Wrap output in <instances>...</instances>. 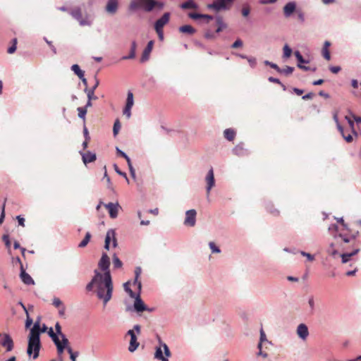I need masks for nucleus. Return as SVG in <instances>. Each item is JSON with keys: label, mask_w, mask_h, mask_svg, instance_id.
Returning <instances> with one entry per match:
<instances>
[{"label": "nucleus", "mask_w": 361, "mask_h": 361, "mask_svg": "<svg viewBox=\"0 0 361 361\" xmlns=\"http://www.w3.org/2000/svg\"><path fill=\"white\" fill-rule=\"evenodd\" d=\"M133 94L129 91L127 94L126 106L132 107L133 106Z\"/></svg>", "instance_id": "nucleus-42"}, {"label": "nucleus", "mask_w": 361, "mask_h": 361, "mask_svg": "<svg viewBox=\"0 0 361 361\" xmlns=\"http://www.w3.org/2000/svg\"><path fill=\"white\" fill-rule=\"evenodd\" d=\"M94 276L92 280L87 284L86 290L87 291H92L94 285H97L102 280L103 274H102L97 269L94 271Z\"/></svg>", "instance_id": "nucleus-12"}, {"label": "nucleus", "mask_w": 361, "mask_h": 361, "mask_svg": "<svg viewBox=\"0 0 361 361\" xmlns=\"http://www.w3.org/2000/svg\"><path fill=\"white\" fill-rule=\"evenodd\" d=\"M264 63L266 66H270L271 68H272L275 69L277 72H278V70L279 69V66L277 64H276V63H273V62H271V61H269L265 60V61H264Z\"/></svg>", "instance_id": "nucleus-53"}, {"label": "nucleus", "mask_w": 361, "mask_h": 361, "mask_svg": "<svg viewBox=\"0 0 361 361\" xmlns=\"http://www.w3.org/2000/svg\"><path fill=\"white\" fill-rule=\"evenodd\" d=\"M224 135L228 140L231 141L235 137V132L231 128H227L224 130Z\"/></svg>", "instance_id": "nucleus-33"}, {"label": "nucleus", "mask_w": 361, "mask_h": 361, "mask_svg": "<svg viewBox=\"0 0 361 361\" xmlns=\"http://www.w3.org/2000/svg\"><path fill=\"white\" fill-rule=\"evenodd\" d=\"M158 341L160 345L155 348L154 358L161 361H169L168 359L171 356L169 348L161 341L159 336H158Z\"/></svg>", "instance_id": "nucleus-3"}, {"label": "nucleus", "mask_w": 361, "mask_h": 361, "mask_svg": "<svg viewBox=\"0 0 361 361\" xmlns=\"http://www.w3.org/2000/svg\"><path fill=\"white\" fill-rule=\"evenodd\" d=\"M341 135L347 142H351L353 140V137L350 134L346 135L344 133Z\"/></svg>", "instance_id": "nucleus-63"}, {"label": "nucleus", "mask_w": 361, "mask_h": 361, "mask_svg": "<svg viewBox=\"0 0 361 361\" xmlns=\"http://www.w3.org/2000/svg\"><path fill=\"white\" fill-rule=\"evenodd\" d=\"M71 70L79 78H83L85 72L80 69V66L78 64H73L71 66Z\"/></svg>", "instance_id": "nucleus-32"}, {"label": "nucleus", "mask_w": 361, "mask_h": 361, "mask_svg": "<svg viewBox=\"0 0 361 361\" xmlns=\"http://www.w3.org/2000/svg\"><path fill=\"white\" fill-rule=\"evenodd\" d=\"M2 240L4 242L6 247L9 248L11 246V241H10L8 235H7V234L4 235L2 237Z\"/></svg>", "instance_id": "nucleus-59"}, {"label": "nucleus", "mask_w": 361, "mask_h": 361, "mask_svg": "<svg viewBox=\"0 0 361 361\" xmlns=\"http://www.w3.org/2000/svg\"><path fill=\"white\" fill-rule=\"evenodd\" d=\"M80 154H81L82 161L85 165L94 161L97 159L96 154L90 151L86 152H80Z\"/></svg>", "instance_id": "nucleus-21"}, {"label": "nucleus", "mask_w": 361, "mask_h": 361, "mask_svg": "<svg viewBox=\"0 0 361 361\" xmlns=\"http://www.w3.org/2000/svg\"><path fill=\"white\" fill-rule=\"evenodd\" d=\"M295 56L298 61L297 65L303 66L305 63H308L310 61L308 60H305L300 52L299 51H295L294 52Z\"/></svg>", "instance_id": "nucleus-31"}, {"label": "nucleus", "mask_w": 361, "mask_h": 361, "mask_svg": "<svg viewBox=\"0 0 361 361\" xmlns=\"http://www.w3.org/2000/svg\"><path fill=\"white\" fill-rule=\"evenodd\" d=\"M128 283V282H126L123 284L124 290L128 293L130 298H135L137 294L130 288Z\"/></svg>", "instance_id": "nucleus-46"}, {"label": "nucleus", "mask_w": 361, "mask_h": 361, "mask_svg": "<svg viewBox=\"0 0 361 361\" xmlns=\"http://www.w3.org/2000/svg\"><path fill=\"white\" fill-rule=\"evenodd\" d=\"M134 298L135 302L133 305V309L136 312L140 313L146 310L152 311V309H149L141 299L140 293H137V295Z\"/></svg>", "instance_id": "nucleus-10"}, {"label": "nucleus", "mask_w": 361, "mask_h": 361, "mask_svg": "<svg viewBox=\"0 0 361 361\" xmlns=\"http://www.w3.org/2000/svg\"><path fill=\"white\" fill-rule=\"evenodd\" d=\"M188 17L193 20H197L200 18L206 19L207 20V23L210 20H213L214 17L211 15L208 14H201V13H189Z\"/></svg>", "instance_id": "nucleus-24"}, {"label": "nucleus", "mask_w": 361, "mask_h": 361, "mask_svg": "<svg viewBox=\"0 0 361 361\" xmlns=\"http://www.w3.org/2000/svg\"><path fill=\"white\" fill-rule=\"evenodd\" d=\"M334 243H331L327 250L328 253L333 257H335L336 255H338V251L334 248Z\"/></svg>", "instance_id": "nucleus-49"}, {"label": "nucleus", "mask_w": 361, "mask_h": 361, "mask_svg": "<svg viewBox=\"0 0 361 361\" xmlns=\"http://www.w3.org/2000/svg\"><path fill=\"white\" fill-rule=\"evenodd\" d=\"M83 135L85 137V140H90V136L89 135L88 129L87 128L86 126L84 124L83 126Z\"/></svg>", "instance_id": "nucleus-62"}, {"label": "nucleus", "mask_w": 361, "mask_h": 361, "mask_svg": "<svg viewBox=\"0 0 361 361\" xmlns=\"http://www.w3.org/2000/svg\"><path fill=\"white\" fill-rule=\"evenodd\" d=\"M104 207L108 209L109 216L111 219H116L118 216V212L119 209L121 208L118 202H109L107 204H105Z\"/></svg>", "instance_id": "nucleus-14"}, {"label": "nucleus", "mask_w": 361, "mask_h": 361, "mask_svg": "<svg viewBox=\"0 0 361 361\" xmlns=\"http://www.w3.org/2000/svg\"><path fill=\"white\" fill-rule=\"evenodd\" d=\"M113 289L110 271L104 273L102 280L97 284V296L99 299L103 300L104 305L111 300Z\"/></svg>", "instance_id": "nucleus-1"}, {"label": "nucleus", "mask_w": 361, "mask_h": 361, "mask_svg": "<svg viewBox=\"0 0 361 361\" xmlns=\"http://www.w3.org/2000/svg\"><path fill=\"white\" fill-rule=\"evenodd\" d=\"M232 3L229 0H214L213 3L208 5V8L216 11L228 10Z\"/></svg>", "instance_id": "nucleus-5"}, {"label": "nucleus", "mask_w": 361, "mask_h": 361, "mask_svg": "<svg viewBox=\"0 0 361 361\" xmlns=\"http://www.w3.org/2000/svg\"><path fill=\"white\" fill-rule=\"evenodd\" d=\"M20 278L21 281L25 284V285H34L35 281L32 279V278L25 271V269L23 268V265L21 264V269L20 273Z\"/></svg>", "instance_id": "nucleus-20"}, {"label": "nucleus", "mask_w": 361, "mask_h": 361, "mask_svg": "<svg viewBox=\"0 0 361 361\" xmlns=\"http://www.w3.org/2000/svg\"><path fill=\"white\" fill-rule=\"evenodd\" d=\"M342 263L345 264L347 263L349 260L350 257V255L349 253H343L341 255Z\"/></svg>", "instance_id": "nucleus-57"}, {"label": "nucleus", "mask_w": 361, "mask_h": 361, "mask_svg": "<svg viewBox=\"0 0 361 361\" xmlns=\"http://www.w3.org/2000/svg\"><path fill=\"white\" fill-rule=\"evenodd\" d=\"M118 8V0H108L105 6V11L110 15H114Z\"/></svg>", "instance_id": "nucleus-15"}, {"label": "nucleus", "mask_w": 361, "mask_h": 361, "mask_svg": "<svg viewBox=\"0 0 361 361\" xmlns=\"http://www.w3.org/2000/svg\"><path fill=\"white\" fill-rule=\"evenodd\" d=\"M233 152L238 156H243L246 154V149H244L243 144H240L233 149Z\"/></svg>", "instance_id": "nucleus-29"}, {"label": "nucleus", "mask_w": 361, "mask_h": 361, "mask_svg": "<svg viewBox=\"0 0 361 361\" xmlns=\"http://www.w3.org/2000/svg\"><path fill=\"white\" fill-rule=\"evenodd\" d=\"M297 334L300 338L305 341L309 336L308 327L305 324H300L297 327Z\"/></svg>", "instance_id": "nucleus-18"}, {"label": "nucleus", "mask_w": 361, "mask_h": 361, "mask_svg": "<svg viewBox=\"0 0 361 361\" xmlns=\"http://www.w3.org/2000/svg\"><path fill=\"white\" fill-rule=\"evenodd\" d=\"M56 347L57 353L59 356L63 353L64 350L67 348H70L68 346L69 341L68 339L66 338V336H62V339L58 341L57 342L54 343Z\"/></svg>", "instance_id": "nucleus-13"}, {"label": "nucleus", "mask_w": 361, "mask_h": 361, "mask_svg": "<svg viewBox=\"0 0 361 361\" xmlns=\"http://www.w3.org/2000/svg\"><path fill=\"white\" fill-rule=\"evenodd\" d=\"M308 305H309L310 312L311 314H313L314 312V310H315V302H314V296L311 295L309 297Z\"/></svg>", "instance_id": "nucleus-39"}, {"label": "nucleus", "mask_w": 361, "mask_h": 361, "mask_svg": "<svg viewBox=\"0 0 361 361\" xmlns=\"http://www.w3.org/2000/svg\"><path fill=\"white\" fill-rule=\"evenodd\" d=\"M153 45H154L153 40H150L147 43L146 47L145 48V49L143 50V52L142 54V56L140 58V62L144 63L149 59L150 53L153 49Z\"/></svg>", "instance_id": "nucleus-19"}, {"label": "nucleus", "mask_w": 361, "mask_h": 361, "mask_svg": "<svg viewBox=\"0 0 361 361\" xmlns=\"http://www.w3.org/2000/svg\"><path fill=\"white\" fill-rule=\"evenodd\" d=\"M197 212L195 209H190L185 212V218L183 224L185 226L193 227L196 224Z\"/></svg>", "instance_id": "nucleus-8"}, {"label": "nucleus", "mask_w": 361, "mask_h": 361, "mask_svg": "<svg viewBox=\"0 0 361 361\" xmlns=\"http://www.w3.org/2000/svg\"><path fill=\"white\" fill-rule=\"evenodd\" d=\"M131 108L132 107L126 106L123 111V115H125L128 118H130L131 116Z\"/></svg>", "instance_id": "nucleus-58"}, {"label": "nucleus", "mask_w": 361, "mask_h": 361, "mask_svg": "<svg viewBox=\"0 0 361 361\" xmlns=\"http://www.w3.org/2000/svg\"><path fill=\"white\" fill-rule=\"evenodd\" d=\"M296 3L295 1H289L283 6V15L286 18H289L296 11Z\"/></svg>", "instance_id": "nucleus-17"}, {"label": "nucleus", "mask_w": 361, "mask_h": 361, "mask_svg": "<svg viewBox=\"0 0 361 361\" xmlns=\"http://www.w3.org/2000/svg\"><path fill=\"white\" fill-rule=\"evenodd\" d=\"M55 330H56V333L57 334V335L61 337V338L62 339V336H65V334H63L61 331V326L60 325V324L59 322H56V324H55Z\"/></svg>", "instance_id": "nucleus-52"}, {"label": "nucleus", "mask_w": 361, "mask_h": 361, "mask_svg": "<svg viewBox=\"0 0 361 361\" xmlns=\"http://www.w3.org/2000/svg\"><path fill=\"white\" fill-rule=\"evenodd\" d=\"M121 123H120L119 120L116 119L114 122V127H113V134H114V137H116L118 135V133L121 129Z\"/></svg>", "instance_id": "nucleus-41"}, {"label": "nucleus", "mask_w": 361, "mask_h": 361, "mask_svg": "<svg viewBox=\"0 0 361 361\" xmlns=\"http://www.w3.org/2000/svg\"><path fill=\"white\" fill-rule=\"evenodd\" d=\"M250 6L248 4H243L241 8V14L243 17L247 18L250 13Z\"/></svg>", "instance_id": "nucleus-35"}, {"label": "nucleus", "mask_w": 361, "mask_h": 361, "mask_svg": "<svg viewBox=\"0 0 361 361\" xmlns=\"http://www.w3.org/2000/svg\"><path fill=\"white\" fill-rule=\"evenodd\" d=\"M67 351L70 354L71 361H76V358L78 356L79 353L78 351L73 352L71 347L67 348Z\"/></svg>", "instance_id": "nucleus-47"}, {"label": "nucleus", "mask_w": 361, "mask_h": 361, "mask_svg": "<svg viewBox=\"0 0 361 361\" xmlns=\"http://www.w3.org/2000/svg\"><path fill=\"white\" fill-rule=\"evenodd\" d=\"M243 46V41L240 39H237L231 46L233 49H237Z\"/></svg>", "instance_id": "nucleus-54"}, {"label": "nucleus", "mask_w": 361, "mask_h": 361, "mask_svg": "<svg viewBox=\"0 0 361 361\" xmlns=\"http://www.w3.org/2000/svg\"><path fill=\"white\" fill-rule=\"evenodd\" d=\"M294 71V68L291 66H286L284 68H281L278 70V73L281 74H283L285 75H290Z\"/></svg>", "instance_id": "nucleus-34"}, {"label": "nucleus", "mask_w": 361, "mask_h": 361, "mask_svg": "<svg viewBox=\"0 0 361 361\" xmlns=\"http://www.w3.org/2000/svg\"><path fill=\"white\" fill-rule=\"evenodd\" d=\"M114 169L115 171H116L118 175H120V176H121L124 177V178H126V181H127L128 183H129V180H128V177H127L126 173L125 172L121 171L119 169V168H118V166H117V164H114Z\"/></svg>", "instance_id": "nucleus-48"}, {"label": "nucleus", "mask_w": 361, "mask_h": 361, "mask_svg": "<svg viewBox=\"0 0 361 361\" xmlns=\"http://www.w3.org/2000/svg\"><path fill=\"white\" fill-rule=\"evenodd\" d=\"M329 70L331 73L336 74L341 70V68L338 66H330Z\"/></svg>", "instance_id": "nucleus-64"}, {"label": "nucleus", "mask_w": 361, "mask_h": 361, "mask_svg": "<svg viewBox=\"0 0 361 361\" xmlns=\"http://www.w3.org/2000/svg\"><path fill=\"white\" fill-rule=\"evenodd\" d=\"M283 58H289L291 56L292 54V49L288 45L285 44L283 47Z\"/></svg>", "instance_id": "nucleus-43"}, {"label": "nucleus", "mask_w": 361, "mask_h": 361, "mask_svg": "<svg viewBox=\"0 0 361 361\" xmlns=\"http://www.w3.org/2000/svg\"><path fill=\"white\" fill-rule=\"evenodd\" d=\"M139 346V343L137 341V336H133L130 341L128 350L131 353L134 352Z\"/></svg>", "instance_id": "nucleus-30"}, {"label": "nucleus", "mask_w": 361, "mask_h": 361, "mask_svg": "<svg viewBox=\"0 0 361 361\" xmlns=\"http://www.w3.org/2000/svg\"><path fill=\"white\" fill-rule=\"evenodd\" d=\"M141 1L145 3L144 10L146 12H151L154 8L161 10L164 6L163 2L157 0H144Z\"/></svg>", "instance_id": "nucleus-7"}, {"label": "nucleus", "mask_w": 361, "mask_h": 361, "mask_svg": "<svg viewBox=\"0 0 361 361\" xmlns=\"http://www.w3.org/2000/svg\"><path fill=\"white\" fill-rule=\"evenodd\" d=\"M216 23L218 25V27L216 30V33H219L224 28L226 27V24L224 22L223 18L220 16H218L215 18Z\"/></svg>", "instance_id": "nucleus-28"}, {"label": "nucleus", "mask_w": 361, "mask_h": 361, "mask_svg": "<svg viewBox=\"0 0 361 361\" xmlns=\"http://www.w3.org/2000/svg\"><path fill=\"white\" fill-rule=\"evenodd\" d=\"M170 16L169 12H166L157 19L154 25V30H163L164 27L169 22Z\"/></svg>", "instance_id": "nucleus-11"}, {"label": "nucleus", "mask_w": 361, "mask_h": 361, "mask_svg": "<svg viewBox=\"0 0 361 361\" xmlns=\"http://www.w3.org/2000/svg\"><path fill=\"white\" fill-rule=\"evenodd\" d=\"M0 345L6 348V351L10 352L13 348V341L11 337L8 334L0 333Z\"/></svg>", "instance_id": "nucleus-9"}, {"label": "nucleus", "mask_w": 361, "mask_h": 361, "mask_svg": "<svg viewBox=\"0 0 361 361\" xmlns=\"http://www.w3.org/2000/svg\"><path fill=\"white\" fill-rule=\"evenodd\" d=\"M47 332H48L49 336L51 338V340L54 343L57 342L58 341L60 340L59 336L57 335V334L56 332L54 331V330L51 327L49 328V329L48 330Z\"/></svg>", "instance_id": "nucleus-38"}, {"label": "nucleus", "mask_w": 361, "mask_h": 361, "mask_svg": "<svg viewBox=\"0 0 361 361\" xmlns=\"http://www.w3.org/2000/svg\"><path fill=\"white\" fill-rule=\"evenodd\" d=\"M71 16L75 19L80 26H91L93 19L90 16L86 14L82 17V11L80 7H76L70 11Z\"/></svg>", "instance_id": "nucleus-4"}, {"label": "nucleus", "mask_w": 361, "mask_h": 361, "mask_svg": "<svg viewBox=\"0 0 361 361\" xmlns=\"http://www.w3.org/2000/svg\"><path fill=\"white\" fill-rule=\"evenodd\" d=\"M136 49H137V42L135 41H133L130 44V52L128 56H123L121 58V60H128L133 59L136 56Z\"/></svg>", "instance_id": "nucleus-23"}, {"label": "nucleus", "mask_w": 361, "mask_h": 361, "mask_svg": "<svg viewBox=\"0 0 361 361\" xmlns=\"http://www.w3.org/2000/svg\"><path fill=\"white\" fill-rule=\"evenodd\" d=\"M114 235H116L115 231L114 229H109L106 234L105 243L110 244L112 238H114Z\"/></svg>", "instance_id": "nucleus-37"}, {"label": "nucleus", "mask_w": 361, "mask_h": 361, "mask_svg": "<svg viewBox=\"0 0 361 361\" xmlns=\"http://www.w3.org/2000/svg\"><path fill=\"white\" fill-rule=\"evenodd\" d=\"M77 111H78V117L85 121V116L87 114V109L84 107H78Z\"/></svg>", "instance_id": "nucleus-44"}, {"label": "nucleus", "mask_w": 361, "mask_h": 361, "mask_svg": "<svg viewBox=\"0 0 361 361\" xmlns=\"http://www.w3.org/2000/svg\"><path fill=\"white\" fill-rule=\"evenodd\" d=\"M29 336L40 337V324L39 322L34 323L30 331Z\"/></svg>", "instance_id": "nucleus-27"}, {"label": "nucleus", "mask_w": 361, "mask_h": 361, "mask_svg": "<svg viewBox=\"0 0 361 361\" xmlns=\"http://www.w3.org/2000/svg\"><path fill=\"white\" fill-rule=\"evenodd\" d=\"M53 305H54L56 307H60L61 306H63V302H61V300L59 298H54L53 299V302H52Z\"/></svg>", "instance_id": "nucleus-60"}, {"label": "nucleus", "mask_w": 361, "mask_h": 361, "mask_svg": "<svg viewBox=\"0 0 361 361\" xmlns=\"http://www.w3.org/2000/svg\"><path fill=\"white\" fill-rule=\"evenodd\" d=\"M300 253V255L303 257H307V259L310 262H312L314 260L315 257H314V255L309 253V252H306L305 251H300L299 252Z\"/></svg>", "instance_id": "nucleus-50"}, {"label": "nucleus", "mask_w": 361, "mask_h": 361, "mask_svg": "<svg viewBox=\"0 0 361 361\" xmlns=\"http://www.w3.org/2000/svg\"><path fill=\"white\" fill-rule=\"evenodd\" d=\"M205 182H206V192L207 198L209 197V193L212 188L215 185V178L213 168H211L206 176H205Z\"/></svg>", "instance_id": "nucleus-6"}, {"label": "nucleus", "mask_w": 361, "mask_h": 361, "mask_svg": "<svg viewBox=\"0 0 361 361\" xmlns=\"http://www.w3.org/2000/svg\"><path fill=\"white\" fill-rule=\"evenodd\" d=\"M297 66H298L300 69L303 70V71H313V72H315V71H316V70H317V68H316V67H313V68H312V67H310V66H305V65H303V66L297 65Z\"/></svg>", "instance_id": "nucleus-55"}, {"label": "nucleus", "mask_w": 361, "mask_h": 361, "mask_svg": "<svg viewBox=\"0 0 361 361\" xmlns=\"http://www.w3.org/2000/svg\"><path fill=\"white\" fill-rule=\"evenodd\" d=\"M98 266L102 271L105 272L109 271L110 259L106 253H103L98 263Z\"/></svg>", "instance_id": "nucleus-16"}, {"label": "nucleus", "mask_w": 361, "mask_h": 361, "mask_svg": "<svg viewBox=\"0 0 361 361\" xmlns=\"http://www.w3.org/2000/svg\"><path fill=\"white\" fill-rule=\"evenodd\" d=\"M180 8L183 10L187 9H198L199 6L194 0H187L185 2L180 4Z\"/></svg>", "instance_id": "nucleus-22"}, {"label": "nucleus", "mask_w": 361, "mask_h": 361, "mask_svg": "<svg viewBox=\"0 0 361 361\" xmlns=\"http://www.w3.org/2000/svg\"><path fill=\"white\" fill-rule=\"evenodd\" d=\"M113 265L114 267L116 269L121 268L123 265L122 262L120 260V259L116 254L113 255Z\"/></svg>", "instance_id": "nucleus-40"}, {"label": "nucleus", "mask_w": 361, "mask_h": 361, "mask_svg": "<svg viewBox=\"0 0 361 361\" xmlns=\"http://www.w3.org/2000/svg\"><path fill=\"white\" fill-rule=\"evenodd\" d=\"M330 46H331V42L329 41H325L324 43V46L322 47V54L323 57L328 61H329L331 59V54H330V51L329 50V47Z\"/></svg>", "instance_id": "nucleus-26"}, {"label": "nucleus", "mask_w": 361, "mask_h": 361, "mask_svg": "<svg viewBox=\"0 0 361 361\" xmlns=\"http://www.w3.org/2000/svg\"><path fill=\"white\" fill-rule=\"evenodd\" d=\"M180 32L187 34L188 35H193L196 32V30L190 25H184L178 27Z\"/></svg>", "instance_id": "nucleus-25"}, {"label": "nucleus", "mask_w": 361, "mask_h": 361, "mask_svg": "<svg viewBox=\"0 0 361 361\" xmlns=\"http://www.w3.org/2000/svg\"><path fill=\"white\" fill-rule=\"evenodd\" d=\"M40 348V337L28 336L27 353L29 356L32 355L33 359H37L39 357Z\"/></svg>", "instance_id": "nucleus-2"}, {"label": "nucleus", "mask_w": 361, "mask_h": 361, "mask_svg": "<svg viewBox=\"0 0 361 361\" xmlns=\"http://www.w3.org/2000/svg\"><path fill=\"white\" fill-rule=\"evenodd\" d=\"M336 238H341L343 241L345 243H350L352 240H355V236L353 235L352 237L350 238H348L343 234H338V235H336L335 236Z\"/></svg>", "instance_id": "nucleus-45"}, {"label": "nucleus", "mask_w": 361, "mask_h": 361, "mask_svg": "<svg viewBox=\"0 0 361 361\" xmlns=\"http://www.w3.org/2000/svg\"><path fill=\"white\" fill-rule=\"evenodd\" d=\"M247 60L251 68H255V66L257 65V60L255 57L248 56Z\"/></svg>", "instance_id": "nucleus-56"}, {"label": "nucleus", "mask_w": 361, "mask_h": 361, "mask_svg": "<svg viewBox=\"0 0 361 361\" xmlns=\"http://www.w3.org/2000/svg\"><path fill=\"white\" fill-rule=\"evenodd\" d=\"M91 236V233L87 232L83 240L79 243L78 247L81 248L85 247L90 242Z\"/></svg>", "instance_id": "nucleus-36"}, {"label": "nucleus", "mask_w": 361, "mask_h": 361, "mask_svg": "<svg viewBox=\"0 0 361 361\" xmlns=\"http://www.w3.org/2000/svg\"><path fill=\"white\" fill-rule=\"evenodd\" d=\"M33 324V320L32 318H30V315H26V320H25V328L28 329L31 326V325Z\"/></svg>", "instance_id": "nucleus-61"}, {"label": "nucleus", "mask_w": 361, "mask_h": 361, "mask_svg": "<svg viewBox=\"0 0 361 361\" xmlns=\"http://www.w3.org/2000/svg\"><path fill=\"white\" fill-rule=\"evenodd\" d=\"M209 246L213 253H220L221 252L220 248L219 247H217L214 242H210L209 243Z\"/></svg>", "instance_id": "nucleus-51"}]
</instances>
